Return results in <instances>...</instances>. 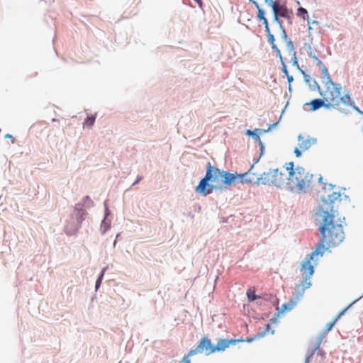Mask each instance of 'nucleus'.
<instances>
[{"instance_id":"nucleus-1","label":"nucleus","mask_w":363,"mask_h":363,"mask_svg":"<svg viewBox=\"0 0 363 363\" xmlns=\"http://www.w3.org/2000/svg\"><path fill=\"white\" fill-rule=\"evenodd\" d=\"M340 192H333L327 198L322 197V203L318 206V214L322 218V224L319 231L322 238L319 243L327 245L328 247H334L339 245L345 239V233L342 225L335 223V218L337 216V211L334 209V202L340 197Z\"/></svg>"},{"instance_id":"nucleus-2","label":"nucleus","mask_w":363,"mask_h":363,"mask_svg":"<svg viewBox=\"0 0 363 363\" xmlns=\"http://www.w3.org/2000/svg\"><path fill=\"white\" fill-rule=\"evenodd\" d=\"M239 179L238 173H230L220 169L212 166L210 162H208L206 175L196 187L195 191L206 196L211 194L213 189H218L213 184L220 182L227 186H232L239 184Z\"/></svg>"},{"instance_id":"nucleus-3","label":"nucleus","mask_w":363,"mask_h":363,"mask_svg":"<svg viewBox=\"0 0 363 363\" xmlns=\"http://www.w3.org/2000/svg\"><path fill=\"white\" fill-rule=\"evenodd\" d=\"M326 250L323 243H318L315 250L311 254L307 255L301 262V272L303 275V280L295 286V293L297 302L299 301L305 292V290L311 286V277L314 273V265H317L315 258L318 255L323 256Z\"/></svg>"},{"instance_id":"nucleus-4","label":"nucleus","mask_w":363,"mask_h":363,"mask_svg":"<svg viewBox=\"0 0 363 363\" xmlns=\"http://www.w3.org/2000/svg\"><path fill=\"white\" fill-rule=\"evenodd\" d=\"M243 341L242 339H220L216 346L211 344V341L207 337L201 339L199 345L189 350V355H196L204 352L206 355H209L215 352L224 351L230 345H235L237 342Z\"/></svg>"},{"instance_id":"nucleus-5","label":"nucleus","mask_w":363,"mask_h":363,"mask_svg":"<svg viewBox=\"0 0 363 363\" xmlns=\"http://www.w3.org/2000/svg\"><path fill=\"white\" fill-rule=\"evenodd\" d=\"M86 210H83L80 205H76L72 213L66 221L65 233L67 235H72L79 230L82 221L85 219Z\"/></svg>"},{"instance_id":"nucleus-6","label":"nucleus","mask_w":363,"mask_h":363,"mask_svg":"<svg viewBox=\"0 0 363 363\" xmlns=\"http://www.w3.org/2000/svg\"><path fill=\"white\" fill-rule=\"evenodd\" d=\"M86 210H83L80 205H76L72 213L66 221L65 233L67 235H72L79 230L82 221L85 219Z\"/></svg>"},{"instance_id":"nucleus-7","label":"nucleus","mask_w":363,"mask_h":363,"mask_svg":"<svg viewBox=\"0 0 363 363\" xmlns=\"http://www.w3.org/2000/svg\"><path fill=\"white\" fill-rule=\"evenodd\" d=\"M285 181L284 174L279 172L278 169H270L268 172H264L257 177L254 184L256 185H274L281 187Z\"/></svg>"},{"instance_id":"nucleus-8","label":"nucleus","mask_w":363,"mask_h":363,"mask_svg":"<svg viewBox=\"0 0 363 363\" xmlns=\"http://www.w3.org/2000/svg\"><path fill=\"white\" fill-rule=\"evenodd\" d=\"M326 90L320 92V95L326 101V102H336L335 105H338V98L340 96L342 86L338 83L332 82V84L324 85Z\"/></svg>"},{"instance_id":"nucleus-9","label":"nucleus","mask_w":363,"mask_h":363,"mask_svg":"<svg viewBox=\"0 0 363 363\" xmlns=\"http://www.w3.org/2000/svg\"><path fill=\"white\" fill-rule=\"evenodd\" d=\"M303 174H305L304 168L301 167H297L295 168L293 182L296 183V186L300 190L304 189V182L303 180Z\"/></svg>"},{"instance_id":"nucleus-10","label":"nucleus","mask_w":363,"mask_h":363,"mask_svg":"<svg viewBox=\"0 0 363 363\" xmlns=\"http://www.w3.org/2000/svg\"><path fill=\"white\" fill-rule=\"evenodd\" d=\"M298 140L299 141V147L303 151L309 149L312 145L317 142V139L313 138L308 137L307 139H304L301 134L298 136Z\"/></svg>"},{"instance_id":"nucleus-11","label":"nucleus","mask_w":363,"mask_h":363,"mask_svg":"<svg viewBox=\"0 0 363 363\" xmlns=\"http://www.w3.org/2000/svg\"><path fill=\"white\" fill-rule=\"evenodd\" d=\"M254 168V164H252L250 169L245 172V173H242V174H238V177H239V184H244V183H246V184H254V182H255V180H254L253 178H252V175H255V174L254 172H252V169Z\"/></svg>"},{"instance_id":"nucleus-12","label":"nucleus","mask_w":363,"mask_h":363,"mask_svg":"<svg viewBox=\"0 0 363 363\" xmlns=\"http://www.w3.org/2000/svg\"><path fill=\"white\" fill-rule=\"evenodd\" d=\"M104 208H105L104 218L101 222V228H100L102 234H104L111 228V220L108 219V217L110 215V211L107 206V201L104 202Z\"/></svg>"},{"instance_id":"nucleus-13","label":"nucleus","mask_w":363,"mask_h":363,"mask_svg":"<svg viewBox=\"0 0 363 363\" xmlns=\"http://www.w3.org/2000/svg\"><path fill=\"white\" fill-rule=\"evenodd\" d=\"M297 301H293V300H291L290 301L287 302V303H284L280 310L279 309V308L277 307V310L279 311L277 312V313L276 314L277 316H279L280 315V313H284L285 311H291L294 307L297 304Z\"/></svg>"},{"instance_id":"nucleus-14","label":"nucleus","mask_w":363,"mask_h":363,"mask_svg":"<svg viewBox=\"0 0 363 363\" xmlns=\"http://www.w3.org/2000/svg\"><path fill=\"white\" fill-rule=\"evenodd\" d=\"M304 106H311V110L315 111L324 106V100L320 99H313L309 103L305 104Z\"/></svg>"},{"instance_id":"nucleus-15","label":"nucleus","mask_w":363,"mask_h":363,"mask_svg":"<svg viewBox=\"0 0 363 363\" xmlns=\"http://www.w3.org/2000/svg\"><path fill=\"white\" fill-rule=\"evenodd\" d=\"M321 74H323L322 77V82L324 85H330L332 84V79L330 77V75L328 72V68L326 67L321 68L320 70Z\"/></svg>"},{"instance_id":"nucleus-16","label":"nucleus","mask_w":363,"mask_h":363,"mask_svg":"<svg viewBox=\"0 0 363 363\" xmlns=\"http://www.w3.org/2000/svg\"><path fill=\"white\" fill-rule=\"evenodd\" d=\"M77 205H80V207L83 210L86 211V209H89L93 206L94 202L92 201V200L90 199L89 196H86L83 198L82 202L78 203ZM86 213H87V212L86 211Z\"/></svg>"},{"instance_id":"nucleus-17","label":"nucleus","mask_w":363,"mask_h":363,"mask_svg":"<svg viewBox=\"0 0 363 363\" xmlns=\"http://www.w3.org/2000/svg\"><path fill=\"white\" fill-rule=\"evenodd\" d=\"M278 13L280 17L286 18L289 21V23H291V11H290L287 6H280V9H279Z\"/></svg>"},{"instance_id":"nucleus-18","label":"nucleus","mask_w":363,"mask_h":363,"mask_svg":"<svg viewBox=\"0 0 363 363\" xmlns=\"http://www.w3.org/2000/svg\"><path fill=\"white\" fill-rule=\"evenodd\" d=\"M249 1L250 2H252L257 9V11H258L257 18L260 21H263V20L266 19L264 11L262 8H260L259 4L255 0H249Z\"/></svg>"},{"instance_id":"nucleus-19","label":"nucleus","mask_w":363,"mask_h":363,"mask_svg":"<svg viewBox=\"0 0 363 363\" xmlns=\"http://www.w3.org/2000/svg\"><path fill=\"white\" fill-rule=\"evenodd\" d=\"M323 337V336H320L318 339V341H317L315 345L311 350H308L307 354H306L308 357L311 358L314 355L315 351L319 350Z\"/></svg>"},{"instance_id":"nucleus-20","label":"nucleus","mask_w":363,"mask_h":363,"mask_svg":"<svg viewBox=\"0 0 363 363\" xmlns=\"http://www.w3.org/2000/svg\"><path fill=\"white\" fill-rule=\"evenodd\" d=\"M107 269H108V266L105 267L101 270L100 275L99 276L98 279H96V284H95L96 291H97L99 289V288L100 287V285H101V281H102L103 278H104V275L105 272L107 271Z\"/></svg>"},{"instance_id":"nucleus-21","label":"nucleus","mask_w":363,"mask_h":363,"mask_svg":"<svg viewBox=\"0 0 363 363\" xmlns=\"http://www.w3.org/2000/svg\"><path fill=\"white\" fill-rule=\"evenodd\" d=\"M246 295L247 296L249 301H254L257 300V298H261L260 296L256 295L255 294V290L252 289H249L247 291Z\"/></svg>"},{"instance_id":"nucleus-22","label":"nucleus","mask_w":363,"mask_h":363,"mask_svg":"<svg viewBox=\"0 0 363 363\" xmlns=\"http://www.w3.org/2000/svg\"><path fill=\"white\" fill-rule=\"evenodd\" d=\"M286 169L289 171V177L288 179L291 182H294V174L295 169L294 168V162H291L286 164Z\"/></svg>"},{"instance_id":"nucleus-23","label":"nucleus","mask_w":363,"mask_h":363,"mask_svg":"<svg viewBox=\"0 0 363 363\" xmlns=\"http://www.w3.org/2000/svg\"><path fill=\"white\" fill-rule=\"evenodd\" d=\"M340 101L342 102L345 104L349 105V106H352L354 104V101L350 99V96L349 94H345L342 97L340 96L338 98V103Z\"/></svg>"},{"instance_id":"nucleus-24","label":"nucleus","mask_w":363,"mask_h":363,"mask_svg":"<svg viewBox=\"0 0 363 363\" xmlns=\"http://www.w3.org/2000/svg\"><path fill=\"white\" fill-rule=\"evenodd\" d=\"M313 175L305 172V174H303V180L304 182V189L306 186H308L311 179H313Z\"/></svg>"},{"instance_id":"nucleus-25","label":"nucleus","mask_w":363,"mask_h":363,"mask_svg":"<svg viewBox=\"0 0 363 363\" xmlns=\"http://www.w3.org/2000/svg\"><path fill=\"white\" fill-rule=\"evenodd\" d=\"M263 131L262 130H260V129H256L255 130H247L246 131V135H249V136H252L253 138L256 140V141H258L260 140V138L259 136V135H257L256 133V131Z\"/></svg>"},{"instance_id":"nucleus-26","label":"nucleus","mask_w":363,"mask_h":363,"mask_svg":"<svg viewBox=\"0 0 363 363\" xmlns=\"http://www.w3.org/2000/svg\"><path fill=\"white\" fill-rule=\"evenodd\" d=\"M309 89L312 91L318 89L319 93L321 91V89L318 85V82L315 79H312L308 84Z\"/></svg>"},{"instance_id":"nucleus-27","label":"nucleus","mask_w":363,"mask_h":363,"mask_svg":"<svg viewBox=\"0 0 363 363\" xmlns=\"http://www.w3.org/2000/svg\"><path fill=\"white\" fill-rule=\"evenodd\" d=\"M95 116H88L84 124H86L89 128H91L95 122Z\"/></svg>"},{"instance_id":"nucleus-28","label":"nucleus","mask_w":363,"mask_h":363,"mask_svg":"<svg viewBox=\"0 0 363 363\" xmlns=\"http://www.w3.org/2000/svg\"><path fill=\"white\" fill-rule=\"evenodd\" d=\"M359 299H356L354 300L351 304H350L347 307H346L344 310H342V311H340L338 315L336 316V318H335V320H337L339 318H340L345 313V312L352 306L353 303H356Z\"/></svg>"},{"instance_id":"nucleus-29","label":"nucleus","mask_w":363,"mask_h":363,"mask_svg":"<svg viewBox=\"0 0 363 363\" xmlns=\"http://www.w3.org/2000/svg\"><path fill=\"white\" fill-rule=\"evenodd\" d=\"M307 53H308V56L311 58H312L313 60H318V57L315 55L314 50H313V48H311V45H308V47Z\"/></svg>"},{"instance_id":"nucleus-30","label":"nucleus","mask_w":363,"mask_h":363,"mask_svg":"<svg viewBox=\"0 0 363 363\" xmlns=\"http://www.w3.org/2000/svg\"><path fill=\"white\" fill-rule=\"evenodd\" d=\"M268 42L272 45V48H277V45L275 44V38L273 34L267 35Z\"/></svg>"},{"instance_id":"nucleus-31","label":"nucleus","mask_w":363,"mask_h":363,"mask_svg":"<svg viewBox=\"0 0 363 363\" xmlns=\"http://www.w3.org/2000/svg\"><path fill=\"white\" fill-rule=\"evenodd\" d=\"M269 331H270V325H269V324H267V325H266V327H265V328H264V331H263V332H262V333H259L257 334V337H264V336L267 333H269Z\"/></svg>"},{"instance_id":"nucleus-32","label":"nucleus","mask_w":363,"mask_h":363,"mask_svg":"<svg viewBox=\"0 0 363 363\" xmlns=\"http://www.w3.org/2000/svg\"><path fill=\"white\" fill-rule=\"evenodd\" d=\"M286 48L289 50V51L294 52V44H293V42L291 41V40L290 39V40L286 41Z\"/></svg>"},{"instance_id":"nucleus-33","label":"nucleus","mask_w":363,"mask_h":363,"mask_svg":"<svg viewBox=\"0 0 363 363\" xmlns=\"http://www.w3.org/2000/svg\"><path fill=\"white\" fill-rule=\"evenodd\" d=\"M274 7H276V9L277 11H279V9H280V6H286V4L285 3H281V1L279 0H276V1H274Z\"/></svg>"},{"instance_id":"nucleus-34","label":"nucleus","mask_w":363,"mask_h":363,"mask_svg":"<svg viewBox=\"0 0 363 363\" xmlns=\"http://www.w3.org/2000/svg\"><path fill=\"white\" fill-rule=\"evenodd\" d=\"M336 321L337 320H334L333 321L327 323L326 328H325L326 333L329 332L333 328V327L335 324Z\"/></svg>"},{"instance_id":"nucleus-35","label":"nucleus","mask_w":363,"mask_h":363,"mask_svg":"<svg viewBox=\"0 0 363 363\" xmlns=\"http://www.w3.org/2000/svg\"><path fill=\"white\" fill-rule=\"evenodd\" d=\"M258 143H259V150H260V157L262 156L264 153V143H262V141L261 140V139L257 141Z\"/></svg>"},{"instance_id":"nucleus-36","label":"nucleus","mask_w":363,"mask_h":363,"mask_svg":"<svg viewBox=\"0 0 363 363\" xmlns=\"http://www.w3.org/2000/svg\"><path fill=\"white\" fill-rule=\"evenodd\" d=\"M281 37L283 40H284L286 42V41L290 40V38L288 37V35L286 34L285 29L281 30Z\"/></svg>"},{"instance_id":"nucleus-37","label":"nucleus","mask_w":363,"mask_h":363,"mask_svg":"<svg viewBox=\"0 0 363 363\" xmlns=\"http://www.w3.org/2000/svg\"><path fill=\"white\" fill-rule=\"evenodd\" d=\"M273 14H274V21L276 23H279V21H280V19H279L280 16H279L278 11L277 9H274V11H273Z\"/></svg>"},{"instance_id":"nucleus-38","label":"nucleus","mask_w":363,"mask_h":363,"mask_svg":"<svg viewBox=\"0 0 363 363\" xmlns=\"http://www.w3.org/2000/svg\"><path fill=\"white\" fill-rule=\"evenodd\" d=\"M264 1L267 6H270L272 9V11H274V9H276V7H274V3L273 0H264Z\"/></svg>"},{"instance_id":"nucleus-39","label":"nucleus","mask_w":363,"mask_h":363,"mask_svg":"<svg viewBox=\"0 0 363 363\" xmlns=\"http://www.w3.org/2000/svg\"><path fill=\"white\" fill-rule=\"evenodd\" d=\"M291 60H292L293 65L297 67L299 69V65L298 63V60H297L295 52H294L293 57H292Z\"/></svg>"},{"instance_id":"nucleus-40","label":"nucleus","mask_w":363,"mask_h":363,"mask_svg":"<svg viewBox=\"0 0 363 363\" xmlns=\"http://www.w3.org/2000/svg\"><path fill=\"white\" fill-rule=\"evenodd\" d=\"M323 100H324V106L323 107H325L326 108H330L333 106H336L335 105L336 102H326V101L324 99H323Z\"/></svg>"},{"instance_id":"nucleus-41","label":"nucleus","mask_w":363,"mask_h":363,"mask_svg":"<svg viewBox=\"0 0 363 363\" xmlns=\"http://www.w3.org/2000/svg\"><path fill=\"white\" fill-rule=\"evenodd\" d=\"M298 11V16H302L303 14H307L308 13V11L306 9L303 8V7H299L297 10Z\"/></svg>"},{"instance_id":"nucleus-42","label":"nucleus","mask_w":363,"mask_h":363,"mask_svg":"<svg viewBox=\"0 0 363 363\" xmlns=\"http://www.w3.org/2000/svg\"><path fill=\"white\" fill-rule=\"evenodd\" d=\"M272 49H273V50H274V52H276V53H277V57H279V58L280 61H281V62L284 61V60H283V57H282L281 54V51H280V50L279 49V48L277 46V48H272Z\"/></svg>"},{"instance_id":"nucleus-43","label":"nucleus","mask_w":363,"mask_h":363,"mask_svg":"<svg viewBox=\"0 0 363 363\" xmlns=\"http://www.w3.org/2000/svg\"><path fill=\"white\" fill-rule=\"evenodd\" d=\"M265 299L267 300V301H270L272 303H275L278 304L277 298L275 296H272V295H269V297L265 298Z\"/></svg>"},{"instance_id":"nucleus-44","label":"nucleus","mask_w":363,"mask_h":363,"mask_svg":"<svg viewBox=\"0 0 363 363\" xmlns=\"http://www.w3.org/2000/svg\"><path fill=\"white\" fill-rule=\"evenodd\" d=\"M301 72L303 74L305 82L306 83L309 84L311 82V81L312 80L311 77L309 75L306 74L303 70H301Z\"/></svg>"},{"instance_id":"nucleus-45","label":"nucleus","mask_w":363,"mask_h":363,"mask_svg":"<svg viewBox=\"0 0 363 363\" xmlns=\"http://www.w3.org/2000/svg\"><path fill=\"white\" fill-rule=\"evenodd\" d=\"M316 62V65L318 67L319 69L320 70L321 68H323L325 67V65L323 64V62L318 58V60H315Z\"/></svg>"},{"instance_id":"nucleus-46","label":"nucleus","mask_w":363,"mask_h":363,"mask_svg":"<svg viewBox=\"0 0 363 363\" xmlns=\"http://www.w3.org/2000/svg\"><path fill=\"white\" fill-rule=\"evenodd\" d=\"M281 65H282V72H283V73L285 75H287L289 74V72H288L286 64L284 63V61L281 62Z\"/></svg>"},{"instance_id":"nucleus-47","label":"nucleus","mask_w":363,"mask_h":363,"mask_svg":"<svg viewBox=\"0 0 363 363\" xmlns=\"http://www.w3.org/2000/svg\"><path fill=\"white\" fill-rule=\"evenodd\" d=\"M257 337H258L257 335L253 337H247L245 340L242 339V342H252L253 340H256Z\"/></svg>"},{"instance_id":"nucleus-48","label":"nucleus","mask_w":363,"mask_h":363,"mask_svg":"<svg viewBox=\"0 0 363 363\" xmlns=\"http://www.w3.org/2000/svg\"><path fill=\"white\" fill-rule=\"evenodd\" d=\"M277 125H278V122L272 123V124L269 125V126L267 130H263V132L269 131V130L274 128L275 127H277Z\"/></svg>"},{"instance_id":"nucleus-49","label":"nucleus","mask_w":363,"mask_h":363,"mask_svg":"<svg viewBox=\"0 0 363 363\" xmlns=\"http://www.w3.org/2000/svg\"><path fill=\"white\" fill-rule=\"evenodd\" d=\"M191 355H189V354H188L186 356H185V357L183 358L182 362H183L184 363H190V362H191V361H190V359H189V357H191Z\"/></svg>"},{"instance_id":"nucleus-50","label":"nucleus","mask_w":363,"mask_h":363,"mask_svg":"<svg viewBox=\"0 0 363 363\" xmlns=\"http://www.w3.org/2000/svg\"><path fill=\"white\" fill-rule=\"evenodd\" d=\"M294 154L296 155V157H301V151L298 148V147H296L294 149Z\"/></svg>"},{"instance_id":"nucleus-51","label":"nucleus","mask_w":363,"mask_h":363,"mask_svg":"<svg viewBox=\"0 0 363 363\" xmlns=\"http://www.w3.org/2000/svg\"><path fill=\"white\" fill-rule=\"evenodd\" d=\"M142 179H143V177L142 176H138L136 180L133 182L132 186H134V185L138 184Z\"/></svg>"},{"instance_id":"nucleus-52","label":"nucleus","mask_w":363,"mask_h":363,"mask_svg":"<svg viewBox=\"0 0 363 363\" xmlns=\"http://www.w3.org/2000/svg\"><path fill=\"white\" fill-rule=\"evenodd\" d=\"M265 32L267 33V35H272V33L270 31V28L269 26V24H267V26L264 28Z\"/></svg>"},{"instance_id":"nucleus-53","label":"nucleus","mask_w":363,"mask_h":363,"mask_svg":"<svg viewBox=\"0 0 363 363\" xmlns=\"http://www.w3.org/2000/svg\"><path fill=\"white\" fill-rule=\"evenodd\" d=\"M286 76L287 77L289 84H291V83L294 81L293 76L289 75V74Z\"/></svg>"},{"instance_id":"nucleus-54","label":"nucleus","mask_w":363,"mask_h":363,"mask_svg":"<svg viewBox=\"0 0 363 363\" xmlns=\"http://www.w3.org/2000/svg\"><path fill=\"white\" fill-rule=\"evenodd\" d=\"M354 110H356L358 113L363 115V111H362L358 107L355 106L354 104L352 106Z\"/></svg>"},{"instance_id":"nucleus-55","label":"nucleus","mask_w":363,"mask_h":363,"mask_svg":"<svg viewBox=\"0 0 363 363\" xmlns=\"http://www.w3.org/2000/svg\"><path fill=\"white\" fill-rule=\"evenodd\" d=\"M277 24L278 25L280 30L284 29L283 24H282V21L281 20L279 21V23H277Z\"/></svg>"},{"instance_id":"nucleus-56","label":"nucleus","mask_w":363,"mask_h":363,"mask_svg":"<svg viewBox=\"0 0 363 363\" xmlns=\"http://www.w3.org/2000/svg\"><path fill=\"white\" fill-rule=\"evenodd\" d=\"M334 186H334V185H333V184H328V190H329V191L333 190V188H334Z\"/></svg>"},{"instance_id":"nucleus-57","label":"nucleus","mask_w":363,"mask_h":363,"mask_svg":"<svg viewBox=\"0 0 363 363\" xmlns=\"http://www.w3.org/2000/svg\"><path fill=\"white\" fill-rule=\"evenodd\" d=\"M311 357H308L307 355L306 356V359H305V363H308L311 360Z\"/></svg>"},{"instance_id":"nucleus-58","label":"nucleus","mask_w":363,"mask_h":363,"mask_svg":"<svg viewBox=\"0 0 363 363\" xmlns=\"http://www.w3.org/2000/svg\"><path fill=\"white\" fill-rule=\"evenodd\" d=\"M5 137L7 138H12V140H13L12 142L13 143L14 139H13V138L12 137L11 135L6 134Z\"/></svg>"},{"instance_id":"nucleus-59","label":"nucleus","mask_w":363,"mask_h":363,"mask_svg":"<svg viewBox=\"0 0 363 363\" xmlns=\"http://www.w3.org/2000/svg\"><path fill=\"white\" fill-rule=\"evenodd\" d=\"M262 21H263V24L264 25V27L267 26V24H269L267 18L263 20Z\"/></svg>"},{"instance_id":"nucleus-60","label":"nucleus","mask_w":363,"mask_h":363,"mask_svg":"<svg viewBox=\"0 0 363 363\" xmlns=\"http://www.w3.org/2000/svg\"><path fill=\"white\" fill-rule=\"evenodd\" d=\"M272 323H276L277 322V318H273L270 320Z\"/></svg>"},{"instance_id":"nucleus-61","label":"nucleus","mask_w":363,"mask_h":363,"mask_svg":"<svg viewBox=\"0 0 363 363\" xmlns=\"http://www.w3.org/2000/svg\"><path fill=\"white\" fill-rule=\"evenodd\" d=\"M197 3L199 5V6H201V0H197Z\"/></svg>"},{"instance_id":"nucleus-62","label":"nucleus","mask_w":363,"mask_h":363,"mask_svg":"<svg viewBox=\"0 0 363 363\" xmlns=\"http://www.w3.org/2000/svg\"><path fill=\"white\" fill-rule=\"evenodd\" d=\"M120 233H118L116 237V240H117L119 238Z\"/></svg>"},{"instance_id":"nucleus-63","label":"nucleus","mask_w":363,"mask_h":363,"mask_svg":"<svg viewBox=\"0 0 363 363\" xmlns=\"http://www.w3.org/2000/svg\"><path fill=\"white\" fill-rule=\"evenodd\" d=\"M289 91H291V84L289 85Z\"/></svg>"},{"instance_id":"nucleus-64","label":"nucleus","mask_w":363,"mask_h":363,"mask_svg":"<svg viewBox=\"0 0 363 363\" xmlns=\"http://www.w3.org/2000/svg\"><path fill=\"white\" fill-rule=\"evenodd\" d=\"M312 23H313V24H318V21H313L312 22Z\"/></svg>"}]
</instances>
